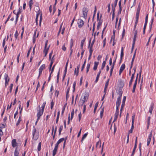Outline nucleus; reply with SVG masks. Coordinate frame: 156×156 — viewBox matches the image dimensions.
Returning <instances> with one entry per match:
<instances>
[{"instance_id": "f257e3e1", "label": "nucleus", "mask_w": 156, "mask_h": 156, "mask_svg": "<svg viewBox=\"0 0 156 156\" xmlns=\"http://www.w3.org/2000/svg\"><path fill=\"white\" fill-rule=\"evenodd\" d=\"M88 12V9L84 7L83 9V17L85 19H87V12Z\"/></svg>"}, {"instance_id": "f03ea898", "label": "nucleus", "mask_w": 156, "mask_h": 156, "mask_svg": "<svg viewBox=\"0 0 156 156\" xmlns=\"http://www.w3.org/2000/svg\"><path fill=\"white\" fill-rule=\"evenodd\" d=\"M36 129L35 127L33 126V129L32 133L33 136V138L35 140H37L38 138V136L36 135Z\"/></svg>"}, {"instance_id": "7ed1b4c3", "label": "nucleus", "mask_w": 156, "mask_h": 156, "mask_svg": "<svg viewBox=\"0 0 156 156\" xmlns=\"http://www.w3.org/2000/svg\"><path fill=\"white\" fill-rule=\"evenodd\" d=\"M126 99V97L124 96L123 99L122 104L121 105V107L120 109L121 114H122V111L123 109V108L125 106V103Z\"/></svg>"}, {"instance_id": "20e7f679", "label": "nucleus", "mask_w": 156, "mask_h": 156, "mask_svg": "<svg viewBox=\"0 0 156 156\" xmlns=\"http://www.w3.org/2000/svg\"><path fill=\"white\" fill-rule=\"evenodd\" d=\"M77 24L79 27L80 28L82 27L84 25V22L83 20L80 19H79L78 20Z\"/></svg>"}, {"instance_id": "39448f33", "label": "nucleus", "mask_w": 156, "mask_h": 156, "mask_svg": "<svg viewBox=\"0 0 156 156\" xmlns=\"http://www.w3.org/2000/svg\"><path fill=\"white\" fill-rule=\"evenodd\" d=\"M43 110L41 109L40 108H39V109L37 113V117L38 119H39L40 118L41 116L42 115L43 112Z\"/></svg>"}, {"instance_id": "423d86ee", "label": "nucleus", "mask_w": 156, "mask_h": 156, "mask_svg": "<svg viewBox=\"0 0 156 156\" xmlns=\"http://www.w3.org/2000/svg\"><path fill=\"white\" fill-rule=\"evenodd\" d=\"M4 77L5 80V86L8 84L9 82V78L7 74L5 73L4 75Z\"/></svg>"}, {"instance_id": "0eeeda50", "label": "nucleus", "mask_w": 156, "mask_h": 156, "mask_svg": "<svg viewBox=\"0 0 156 156\" xmlns=\"http://www.w3.org/2000/svg\"><path fill=\"white\" fill-rule=\"evenodd\" d=\"M152 136V131H151L150 133V134L148 136V138L147 139V145L148 146L151 140V138Z\"/></svg>"}, {"instance_id": "6e6552de", "label": "nucleus", "mask_w": 156, "mask_h": 156, "mask_svg": "<svg viewBox=\"0 0 156 156\" xmlns=\"http://www.w3.org/2000/svg\"><path fill=\"white\" fill-rule=\"evenodd\" d=\"M48 41H46L45 46L44 47V49L43 51V52H48V50L49 49V47H50V45H49L48 47H47V44H48Z\"/></svg>"}, {"instance_id": "1a4fd4ad", "label": "nucleus", "mask_w": 156, "mask_h": 156, "mask_svg": "<svg viewBox=\"0 0 156 156\" xmlns=\"http://www.w3.org/2000/svg\"><path fill=\"white\" fill-rule=\"evenodd\" d=\"M125 67V65L124 64H123L121 66L119 71V75H120L122 73Z\"/></svg>"}, {"instance_id": "9d476101", "label": "nucleus", "mask_w": 156, "mask_h": 156, "mask_svg": "<svg viewBox=\"0 0 156 156\" xmlns=\"http://www.w3.org/2000/svg\"><path fill=\"white\" fill-rule=\"evenodd\" d=\"M140 11V5H139L138 6V8H137V12H136V18L139 19Z\"/></svg>"}, {"instance_id": "9b49d317", "label": "nucleus", "mask_w": 156, "mask_h": 156, "mask_svg": "<svg viewBox=\"0 0 156 156\" xmlns=\"http://www.w3.org/2000/svg\"><path fill=\"white\" fill-rule=\"evenodd\" d=\"M45 65L44 64H43L40 67L39 69V73H42V70L45 69Z\"/></svg>"}, {"instance_id": "f8f14e48", "label": "nucleus", "mask_w": 156, "mask_h": 156, "mask_svg": "<svg viewBox=\"0 0 156 156\" xmlns=\"http://www.w3.org/2000/svg\"><path fill=\"white\" fill-rule=\"evenodd\" d=\"M91 41V39H90L89 41V45H88V48H89V53L90 54L92 55V53L93 52V50H92V47H90V43Z\"/></svg>"}, {"instance_id": "ddd939ff", "label": "nucleus", "mask_w": 156, "mask_h": 156, "mask_svg": "<svg viewBox=\"0 0 156 156\" xmlns=\"http://www.w3.org/2000/svg\"><path fill=\"white\" fill-rule=\"evenodd\" d=\"M80 67V65H78L77 66V68H75L74 70V74H75L76 75V76H77L78 75L79 73V70Z\"/></svg>"}, {"instance_id": "4468645a", "label": "nucleus", "mask_w": 156, "mask_h": 156, "mask_svg": "<svg viewBox=\"0 0 156 156\" xmlns=\"http://www.w3.org/2000/svg\"><path fill=\"white\" fill-rule=\"evenodd\" d=\"M89 95L87 94H85L83 99H81L83 101H84V103L87 101Z\"/></svg>"}, {"instance_id": "2eb2a0df", "label": "nucleus", "mask_w": 156, "mask_h": 156, "mask_svg": "<svg viewBox=\"0 0 156 156\" xmlns=\"http://www.w3.org/2000/svg\"><path fill=\"white\" fill-rule=\"evenodd\" d=\"M112 20H113L114 19L115 15V8H114V6H113V4L112 5Z\"/></svg>"}, {"instance_id": "dca6fc26", "label": "nucleus", "mask_w": 156, "mask_h": 156, "mask_svg": "<svg viewBox=\"0 0 156 156\" xmlns=\"http://www.w3.org/2000/svg\"><path fill=\"white\" fill-rule=\"evenodd\" d=\"M12 145L13 147H15L17 146L16 140L14 139L12 141Z\"/></svg>"}, {"instance_id": "f3484780", "label": "nucleus", "mask_w": 156, "mask_h": 156, "mask_svg": "<svg viewBox=\"0 0 156 156\" xmlns=\"http://www.w3.org/2000/svg\"><path fill=\"white\" fill-rule=\"evenodd\" d=\"M134 78V74H132V76L131 77V79L129 83V87H130L131 86L132 84V82L133 81Z\"/></svg>"}, {"instance_id": "a211bd4d", "label": "nucleus", "mask_w": 156, "mask_h": 156, "mask_svg": "<svg viewBox=\"0 0 156 156\" xmlns=\"http://www.w3.org/2000/svg\"><path fill=\"white\" fill-rule=\"evenodd\" d=\"M122 91L121 90H119V93L118 94H119V96L117 98V99L119 100H121V97L122 96Z\"/></svg>"}, {"instance_id": "6ab92c4d", "label": "nucleus", "mask_w": 156, "mask_h": 156, "mask_svg": "<svg viewBox=\"0 0 156 156\" xmlns=\"http://www.w3.org/2000/svg\"><path fill=\"white\" fill-rule=\"evenodd\" d=\"M154 108V103H152L149 109V112L151 114L152 112V111Z\"/></svg>"}, {"instance_id": "aec40b11", "label": "nucleus", "mask_w": 156, "mask_h": 156, "mask_svg": "<svg viewBox=\"0 0 156 156\" xmlns=\"http://www.w3.org/2000/svg\"><path fill=\"white\" fill-rule=\"evenodd\" d=\"M98 64H99V62H94V67L93 68V69L94 70H96L97 69V67H98Z\"/></svg>"}, {"instance_id": "412c9836", "label": "nucleus", "mask_w": 156, "mask_h": 156, "mask_svg": "<svg viewBox=\"0 0 156 156\" xmlns=\"http://www.w3.org/2000/svg\"><path fill=\"white\" fill-rule=\"evenodd\" d=\"M101 70H99L98 74L97 75L96 79L95 81V83H97L98 82V81L99 78V76H100V74L101 73Z\"/></svg>"}, {"instance_id": "4be33fe9", "label": "nucleus", "mask_w": 156, "mask_h": 156, "mask_svg": "<svg viewBox=\"0 0 156 156\" xmlns=\"http://www.w3.org/2000/svg\"><path fill=\"white\" fill-rule=\"evenodd\" d=\"M86 40V38L84 37L83 39L81 41V44H80V47H81V49H82L83 48V45L85 42V41Z\"/></svg>"}, {"instance_id": "5701e85b", "label": "nucleus", "mask_w": 156, "mask_h": 156, "mask_svg": "<svg viewBox=\"0 0 156 156\" xmlns=\"http://www.w3.org/2000/svg\"><path fill=\"white\" fill-rule=\"evenodd\" d=\"M119 114V112H115V115H114V119L113 122L116 121L117 120Z\"/></svg>"}, {"instance_id": "b1692460", "label": "nucleus", "mask_w": 156, "mask_h": 156, "mask_svg": "<svg viewBox=\"0 0 156 156\" xmlns=\"http://www.w3.org/2000/svg\"><path fill=\"white\" fill-rule=\"evenodd\" d=\"M136 147H137V144H135L133 148V151L132 154H131V156H133L134 154L135 153V150L136 148Z\"/></svg>"}, {"instance_id": "393cba45", "label": "nucleus", "mask_w": 156, "mask_h": 156, "mask_svg": "<svg viewBox=\"0 0 156 156\" xmlns=\"http://www.w3.org/2000/svg\"><path fill=\"white\" fill-rule=\"evenodd\" d=\"M137 83L136 82V81H135L134 83V84L133 86V89L132 90V92L134 93L135 92V89L136 87V84H137Z\"/></svg>"}, {"instance_id": "a878e982", "label": "nucleus", "mask_w": 156, "mask_h": 156, "mask_svg": "<svg viewBox=\"0 0 156 156\" xmlns=\"http://www.w3.org/2000/svg\"><path fill=\"white\" fill-rule=\"evenodd\" d=\"M121 100H117L116 102V107H119L120 103H121Z\"/></svg>"}, {"instance_id": "bb28decb", "label": "nucleus", "mask_w": 156, "mask_h": 156, "mask_svg": "<svg viewBox=\"0 0 156 156\" xmlns=\"http://www.w3.org/2000/svg\"><path fill=\"white\" fill-rule=\"evenodd\" d=\"M14 156H19V152L17 150V147H16L15 150L14 152Z\"/></svg>"}, {"instance_id": "cd10ccee", "label": "nucleus", "mask_w": 156, "mask_h": 156, "mask_svg": "<svg viewBox=\"0 0 156 156\" xmlns=\"http://www.w3.org/2000/svg\"><path fill=\"white\" fill-rule=\"evenodd\" d=\"M58 148H54L53 151L52 155L53 156H55L56 154V152Z\"/></svg>"}, {"instance_id": "c85d7f7f", "label": "nucleus", "mask_w": 156, "mask_h": 156, "mask_svg": "<svg viewBox=\"0 0 156 156\" xmlns=\"http://www.w3.org/2000/svg\"><path fill=\"white\" fill-rule=\"evenodd\" d=\"M84 103V101L80 99L79 102V106H82Z\"/></svg>"}, {"instance_id": "c756f323", "label": "nucleus", "mask_w": 156, "mask_h": 156, "mask_svg": "<svg viewBox=\"0 0 156 156\" xmlns=\"http://www.w3.org/2000/svg\"><path fill=\"white\" fill-rule=\"evenodd\" d=\"M133 124H134L132 123L131 128L129 131V133H132L133 129L134 128Z\"/></svg>"}, {"instance_id": "7c9ffc66", "label": "nucleus", "mask_w": 156, "mask_h": 156, "mask_svg": "<svg viewBox=\"0 0 156 156\" xmlns=\"http://www.w3.org/2000/svg\"><path fill=\"white\" fill-rule=\"evenodd\" d=\"M98 102H97L94 105V112L95 113L96 109L98 107Z\"/></svg>"}, {"instance_id": "2f4dec72", "label": "nucleus", "mask_w": 156, "mask_h": 156, "mask_svg": "<svg viewBox=\"0 0 156 156\" xmlns=\"http://www.w3.org/2000/svg\"><path fill=\"white\" fill-rule=\"evenodd\" d=\"M106 63V61H104L103 62L101 66V70H103L104 69Z\"/></svg>"}, {"instance_id": "473e14b6", "label": "nucleus", "mask_w": 156, "mask_h": 156, "mask_svg": "<svg viewBox=\"0 0 156 156\" xmlns=\"http://www.w3.org/2000/svg\"><path fill=\"white\" fill-rule=\"evenodd\" d=\"M102 22H101L100 21L98 23V25L97 26V29L98 30L100 28V27L101 25Z\"/></svg>"}, {"instance_id": "72a5a7b5", "label": "nucleus", "mask_w": 156, "mask_h": 156, "mask_svg": "<svg viewBox=\"0 0 156 156\" xmlns=\"http://www.w3.org/2000/svg\"><path fill=\"white\" fill-rule=\"evenodd\" d=\"M63 126L61 125L60 126L59 128V133L58 135H60L61 134V132L62 131V130L63 129Z\"/></svg>"}, {"instance_id": "f704fd0d", "label": "nucleus", "mask_w": 156, "mask_h": 156, "mask_svg": "<svg viewBox=\"0 0 156 156\" xmlns=\"http://www.w3.org/2000/svg\"><path fill=\"white\" fill-rule=\"evenodd\" d=\"M139 19L136 18V21L135 22V25L134 26V30H135V29L138 23Z\"/></svg>"}, {"instance_id": "c9c22d12", "label": "nucleus", "mask_w": 156, "mask_h": 156, "mask_svg": "<svg viewBox=\"0 0 156 156\" xmlns=\"http://www.w3.org/2000/svg\"><path fill=\"white\" fill-rule=\"evenodd\" d=\"M33 0H30L29 2V5L30 9L31 10L32 8V5L33 4Z\"/></svg>"}, {"instance_id": "e433bc0d", "label": "nucleus", "mask_w": 156, "mask_h": 156, "mask_svg": "<svg viewBox=\"0 0 156 156\" xmlns=\"http://www.w3.org/2000/svg\"><path fill=\"white\" fill-rule=\"evenodd\" d=\"M41 142H40L38 145L37 147V150L38 151H40L41 150Z\"/></svg>"}, {"instance_id": "4c0bfd02", "label": "nucleus", "mask_w": 156, "mask_h": 156, "mask_svg": "<svg viewBox=\"0 0 156 156\" xmlns=\"http://www.w3.org/2000/svg\"><path fill=\"white\" fill-rule=\"evenodd\" d=\"M90 67V63H88L87 64V71L86 73H87L89 71Z\"/></svg>"}, {"instance_id": "58836bf2", "label": "nucleus", "mask_w": 156, "mask_h": 156, "mask_svg": "<svg viewBox=\"0 0 156 156\" xmlns=\"http://www.w3.org/2000/svg\"><path fill=\"white\" fill-rule=\"evenodd\" d=\"M46 104V102L45 101H44L43 102V103L42 104V105L41 107V108H42L41 109V110L44 111V108Z\"/></svg>"}, {"instance_id": "ea45409f", "label": "nucleus", "mask_w": 156, "mask_h": 156, "mask_svg": "<svg viewBox=\"0 0 156 156\" xmlns=\"http://www.w3.org/2000/svg\"><path fill=\"white\" fill-rule=\"evenodd\" d=\"M73 41L72 39H71L70 40V48H72L73 45Z\"/></svg>"}, {"instance_id": "a19ab883", "label": "nucleus", "mask_w": 156, "mask_h": 156, "mask_svg": "<svg viewBox=\"0 0 156 156\" xmlns=\"http://www.w3.org/2000/svg\"><path fill=\"white\" fill-rule=\"evenodd\" d=\"M66 104L64 105V107L62 108V113H61V115H62L63 114V113L64 112L65 109L66 108Z\"/></svg>"}, {"instance_id": "79ce46f5", "label": "nucleus", "mask_w": 156, "mask_h": 156, "mask_svg": "<svg viewBox=\"0 0 156 156\" xmlns=\"http://www.w3.org/2000/svg\"><path fill=\"white\" fill-rule=\"evenodd\" d=\"M154 18H152V19H151V24L150 25V29L151 30L152 27V24H153V21H154Z\"/></svg>"}, {"instance_id": "37998d69", "label": "nucleus", "mask_w": 156, "mask_h": 156, "mask_svg": "<svg viewBox=\"0 0 156 156\" xmlns=\"http://www.w3.org/2000/svg\"><path fill=\"white\" fill-rule=\"evenodd\" d=\"M19 35V34L18 32L16 30V31L14 35L16 39H17L18 36Z\"/></svg>"}, {"instance_id": "c03bdc74", "label": "nucleus", "mask_w": 156, "mask_h": 156, "mask_svg": "<svg viewBox=\"0 0 156 156\" xmlns=\"http://www.w3.org/2000/svg\"><path fill=\"white\" fill-rule=\"evenodd\" d=\"M21 121V117H20V116L19 117V119L16 124V126H18V125H19V124H20V121Z\"/></svg>"}, {"instance_id": "a18cd8bd", "label": "nucleus", "mask_w": 156, "mask_h": 156, "mask_svg": "<svg viewBox=\"0 0 156 156\" xmlns=\"http://www.w3.org/2000/svg\"><path fill=\"white\" fill-rule=\"evenodd\" d=\"M114 66H113V65H112L111 67V68L110 69V76H111L112 75V72L114 69Z\"/></svg>"}, {"instance_id": "49530a36", "label": "nucleus", "mask_w": 156, "mask_h": 156, "mask_svg": "<svg viewBox=\"0 0 156 156\" xmlns=\"http://www.w3.org/2000/svg\"><path fill=\"white\" fill-rule=\"evenodd\" d=\"M88 134V133H85L83 136L82 138V141L84 139H85L86 137H87V135Z\"/></svg>"}, {"instance_id": "de8ad7c7", "label": "nucleus", "mask_w": 156, "mask_h": 156, "mask_svg": "<svg viewBox=\"0 0 156 156\" xmlns=\"http://www.w3.org/2000/svg\"><path fill=\"white\" fill-rule=\"evenodd\" d=\"M59 73H60V71L59 70L58 72V74H57V83H58V82Z\"/></svg>"}, {"instance_id": "09e8293b", "label": "nucleus", "mask_w": 156, "mask_h": 156, "mask_svg": "<svg viewBox=\"0 0 156 156\" xmlns=\"http://www.w3.org/2000/svg\"><path fill=\"white\" fill-rule=\"evenodd\" d=\"M54 105L53 100H52L51 102V108L52 109L53 108Z\"/></svg>"}, {"instance_id": "8fccbe9b", "label": "nucleus", "mask_w": 156, "mask_h": 156, "mask_svg": "<svg viewBox=\"0 0 156 156\" xmlns=\"http://www.w3.org/2000/svg\"><path fill=\"white\" fill-rule=\"evenodd\" d=\"M74 114V110L73 109L71 113V120H72Z\"/></svg>"}, {"instance_id": "3c124183", "label": "nucleus", "mask_w": 156, "mask_h": 156, "mask_svg": "<svg viewBox=\"0 0 156 156\" xmlns=\"http://www.w3.org/2000/svg\"><path fill=\"white\" fill-rule=\"evenodd\" d=\"M65 139L64 138H62L59 139L58 141L59 143H60L62 142H63V141H65Z\"/></svg>"}, {"instance_id": "603ef678", "label": "nucleus", "mask_w": 156, "mask_h": 156, "mask_svg": "<svg viewBox=\"0 0 156 156\" xmlns=\"http://www.w3.org/2000/svg\"><path fill=\"white\" fill-rule=\"evenodd\" d=\"M22 7L21 6H20V7L19 9V11L17 12V13L20 14L22 12Z\"/></svg>"}, {"instance_id": "864d4df0", "label": "nucleus", "mask_w": 156, "mask_h": 156, "mask_svg": "<svg viewBox=\"0 0 156 156\" xmlns=\"http://www.w3.org/2000/svg\"><path fill=\"white\" fill-rule=\"evenodd\" d=\"M13 86V84L11 83L9 86V91L10 92H11L12 91Z\"/></svg>"}, {"instance_id": "5fc2aeb1", "label": "nucleus", "mask_w": 156, "mask_h": 156, "mask_svg": "<svg viewBox=\"0 0 156 156\" xmlns=\"http://www.w3.org/2000/svg\"><path fill=\"white\" fill-rule=\"evenodd\" d=\"M96 11H97L96 6H95V8H94V13L93 16V20H94V17L95 16V14H96Z\"/></svg>"}, {"instance_id": "6e6d98bb", "label": "nucleus", "mask_w": 156, "mask_h": 156, "mask_svg": "<svg viewBox=\"0 0 156 156\" xmlns=\"http://www.w3.org/2000/svg\"><path fill=\"white\" fill-rule=\"evenodd\" d=\"M136 36H134L133 38V43L132 44L133 45H135V42L136 41Z\"/></svg>"}, {"instance_id": "4d7b16f0", "label": "nucleus", "mask_w": 156, "mask_h": 156, "mask_svg": "<svg viewBox=\"0 0 156 156\" xmlns=\"http://www.w3.org/2000/svg\"><path fill=\"white\" fill-rule=\"evenodd\" d=\"M109 81V80L108 79V80L105 83V88H107L108 86V85Z\"/></svg>"}, {"instance_id": "13d9d810", "label": "nucleus", "mask_w": 156, "mask_h": 156, "mask_svg": "<svg viewBox=\"0 0 156 156\" xmlns=\"http://www.w3.org/2000/svg\"><path fill=\"white\" fill-rule=\"evenodd\" d=\"M54 55L53 56V57H52V59H51V62H50V67H51L52 66V65L53 64V58L54 57Z\"/></svg>"}, {"instance_id": "bf43d9fd", "label": "nucleus", "mask_w": 156, "mask_h": 156, "mask_svg": "<svg viewBox=\"0 0 156 156\" xmlns=\"http://www.w3.org/2000/svg\"><path fill=\"white\" fill-rule=\"evenodd\" d=\"M118 0H115L114 2V8H115H115L116 7L117 2H118Z\"/></svg>"}, {"instance_id": "052dcab7", "label": "nucleus", "mask_w": 156, "mask_h": 156, "mask_svg": "<svg viewBox=\"0 0 156 156\" xmlns=\"http://www.w3.org/2000/svg\"><path fill=\"white\" fill-rule=\"evenodd\" d=\"M31 48H32V47H30V49L28 51V52H27V58L29 56V55H30V50H31Z\"/></svg>"}, {"instance_id": "680f3d73", "label": "nucleus", "mask_w": 156, "mask_h": 156, "mask_svg": "<svg viewBox=\"0 0 156 156\" xmlns=\"http://www.w3.org/2000/svg\"><path fill=\"white\" fill-rule=\"evenodd\" d=\"M62 25H63V23H62L60 25V28H59V31H58V34H59L60 33L61 31V29L62 28Z\"/></svg>"}, {"instance_id": "e2e57ef3", "label": "nucleus", "mask_w": 156, "mask_h": 156, "mask_svg": "<svg viewBox=\"0 0 156 156\" xmlns=\"http://www.w3.org/2000/svg\"><path fill=\"white\" fill-rule=\"evenodd\" d=\"M81 112H80L78 115V117H79V120L80 122L81 120Z\"/></svg>"}, {"instance_id": "0e129e2a", "label": "nucleus", "mask_w": 156, "mask_h": 156, "mask_svg": "<svg viewBox=\"0 0 156 156\" xmlns=\"http://www.w3.org/2000/svg\"><path fill=\"white\" fill-rule=\"evenodd\" d=\"M135 118V115H133L132 116V123L134 124Z\"/></svg>"}, {"instance_id": "69168bd1", "label": "nucleus", "mask_w": 156, "mask_h": 156, "mask_svg": "<svg viewBox=\"0 0 156 156\" xmlns=\"http://www.w3.org/2000/svg\"><path fill=\"white\" fill-rule=\"evenodd\" d=\"M95 39H93V41H92V42L91 44L90 45V47H93V44H94V42L95 41Z\"/></svg>"}, {"instance_id": "338daca9", "label": "nucleus", "mask_w": 156, "mask_h": 156, "mask_svg": "<svg viewBox=\"0 0 156 156\" xmlns=\"http://www.w3.org/2000/svg\"><path fill=\"white\" fill-rule=\"evenodd\" d=\"M122 9V8H119V10L118 12V15L120 14L121 13V11Z\"/></svg>"}, {"instance_id": "774afa93", "label": "nucleus", "mask_w": 156, "mask_h": 156, "mask_svg": "<svg viewBox=\"0 0 156 156\" xmlns=\"http://www.w3.org/2000/svg\"><path fill=\"white\" fill-rule=\"evenodd\" d=\"M66 48L65 46V44H64V45L62 46V49L64 51H65L66 50Z\"/></svg>"}]
</instances>
